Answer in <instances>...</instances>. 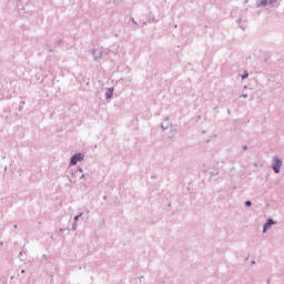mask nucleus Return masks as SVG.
Instances as JSON below:
<instances>
[{
	"label": "nucleus",
	"mask_w": 284,
	"mask_h": 284,
	"mask_svg": "<svg viewBox=\"0 0 284 284\" xmlns=\"http://www.w3.org/2000/svg\"><path fill=\"white\" fill-rule=\"evenodd\" d=\"M272 225H274V221L272 220H267V223L264 224V227H263V232H267V230H270V227H272Z\"/></svg>",
	"instance_id": "obj_3"
},
{
	"label": "nucleus",
	"mask_w": 284,
	"mask_h": 284,
	"mask_svg": "<svg viewBox=\"0 0 284 284\" xmlns=\"http://www.w3.org/2000/svg\"><path fill=\"white\" fill-rule=\"evenodd\" d=\"M260 6H267V0H263Z\"/></svg>",
	"instance_id": "obj_6"
},
{
	"label": "nucleus",
	"mask_w": 284,
	"mask_h": 284,
	"mask_svg": "<svg viewBox=\"0 0 284 284\" xmlns=\"http://www.w3.org/2000/svg\"><path fill=\"white\" fill-rule=\"evenodd\" d=\"M281 168H283V161L278 160V158H274L273 170L276 174L281 172Z\"/></svg>",
	"instance_id": "obj_1"
},
{
	"label": "nucleus",
	"mask_w": 284,
	"mask_h": 284,
	"mask_svg": "<svg viewBox=\"0 0 284 284\" xmlns=\"http://www.w3.org/2000/svg\"><path fill=\"white\" fill-rule=\"evenodd\" d=\"M278 0H270V3H276Z\"/></svg>",
	"instance_id": "obj_8"
},
{
	"label": "nucleus",
	"mask_w": 284,
	"mask_h": 284,
	"mask_svg": "<svg viewBox=\"0 0 284 284\" xmlns=\"http://www.w3.org/2000/svg\"><path fill=\"white\" fill-rule=\"evenodd\" d=\"M250 77V73H247V71H245L243 74H242V79H247Z\"/></svg>",
	"instance_id": "obj_5"
},
{
	"label": "nucleus",
	"mask_w": 284,
	"mask_h": 284,
	"mask_svg": "<svg viewBox=\"0 0 284 284\" xmlns=\"http://www.w3.org/2000/svg\"><path fill=\"white\" fill-rule=\"evenodd\" d=\"M113 92H114L113 89H109V92L106 93V99H111Z\"/></svg>",
	"instance_id": "obj_4"
},
{
	"label": "nucleus",
	"mask_w": 284,
	"mask_h": 284,
	"mask_svg": "<svg viewBox=\"0 0 284 284\" xmlns=\"http://www.w3.org/2000/svg\"><path fill=\"white\" fill-rule=\"evenodd\" d=\"M247 95H243V98L245 99Z\"/></svg>",
	"instance_id": "obj_10"
},
{
	"label": "nucleus",
	"mask_w": 284,
	"mask_h": 284,
	"mask_svg": "<svg viewBox=\"0 0 284 284\" xmlns=\"http://www.w3.org/2000/svg\"><path fill=\"white\" fill-rule=\"evenodd\" d=\"M74 221H79V215H77V216L74 217Z\"/></svg>",
	"instance_id": "obj_9"
},
{
	"label": "nucleus",
	"mask_w": 284,
	"mask_h": 284,
	"mask_svg": "<svg viewBox=\"0 0 284 284\" xmlns=\"http://www.w3.org/2000/svg\"><path fill=\"white\" fill-rule=\"evenodd\" d=\"M83 161V154L79 153L71 158V165H77L78 162Z\"/></svg>",
	"instance_id": "obj_2"
},
{
	"label": "nucleus",
	"mask_w": 284,
	"mask_h": 284,
	"mask_svg": "<svg viewBox=\"0 0 284 284\" xmlns=\"http://www.w3.org/2000/svg\"><path fill=\"white\" fill-rule=\"evenodd\" d=\"M245 205H246L247 207H250V206H252V202H251V201H246V202H245Z\"/></svg>",
	"instance_id": "obj_7"
}]
</instances>
